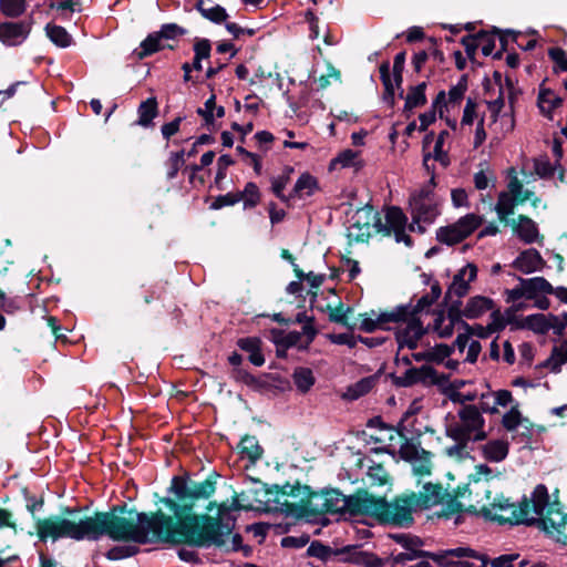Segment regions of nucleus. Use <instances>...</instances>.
Wrapping results in <instances>:
<instances>
[{
  "instance_id": "15",
  "label": "nucleus",
  "mask_w": 567,
  "mask_h": 567,
  "mask_svg": "<svg viewBox=\"0 0 567 567\" xmlns=\"http://www.w3.org/2000/svg\"><path fill=\"white\" fill-rule=\"evenodd\" d=\"M404 322L406 323L405 327L398 329L395 332V339L399 344V349L404 347L411 350L416 349L419 341L427 332V330L423 327L420 318L409 317Z\"/></svg>"
},
{
  "instance_id": "39",
  "label": "nucleus",
  "mask_w": 567,
  "mask_h": 567,
  "mask_svg": "<svg viewBox=\"0 0 567 567\" xmlns=\"http://www.w3.org/2000/svg\"><path fill=\"white\" fill-rule=\"evenodd\" d=\"M307 555L310 557H316L322 561H328L332 557L340 556V548L333 549L330 546L323 545L319 540H313L309 547L307 548Z\"/></svg>"
},
{
  "instance_id": "60",
  "label": "nucleus",
  "mask_w": 567,
  "mask_h": 567,
  "mask_svg": "<svg viewBox=\"0 0 567 567\" xmlns=\"http://www.w3.org/2000/svg\"><path fill=\"white\" fill-rule=\"evenodd\" d=\"M447 134L449 133L446 131H442L439 134L437 140L434 145V158L436 161H439L443 166H447L450 163L447 154L443 152V143H444V138H445V136H447Z\"/></svg>"
},
{
  "instance_id": "9",
  "label": "nucleus",
  "mask_w": 567,
  "mask_h": 567,
  "mask_svg": "<svg viewBox=\"0 0 567 567\" xmlns=\"http://www.w3.org/2000/svg\"><path fill=\"white\" fill-rule=\"evenodd\" d=\"M483 218L476 214H467L457 221L440 227L436 230V239L445 245L453 246L472 235L482 224Z\"/></svg>"
},
{
  "instance_id": "56",
  "label": "nucleus",
  "mask_w": 567,
  "mask_h": 567,
  "mask_svg": "<svg viewBox=\"0 0 567 567\" xmlns=\"http://www.w3.org/2000/svg\"><path fill=\"white\" fill-rule=\"evenodd\" d=\"M358 158V153L352 150H346L341 152L336 158L331 161L330 166L339 164L341 167H351L355 166V159Z\"/></svg>"
},
{
  "instance_id": "47",
  "label": "nucleus",
  "mask_w": 567,
  "mask_h": 567,
  "mask_svg": "<svg viewBox=\"0 0 567 567\" xmlns=\"http://www.w3.org/2000/svg\"><path fill=\"white\" fill-rule=\"evenodd\" d=\"M202 4H203V0H200L197 3L196 8L204 18L210 20L214 23H221L227 20L228 13L226 12V10L223 7L217 4L212 8H203Z\"/></svg>"
},
{
  "instance_id": "23",
  "label": "nucleus",
  "mask_w": 567,
  "mask_h": 567,
  "mask_svg": "<svg viewBox=\"0 0 567 567\" xmlns=\"http://www.w3.org/2000/svg\"><path fill=\"white\" fill-rule=\"evenodd\" d=\"M544 265L545 260L535 248H529L520 252L513 264V266L523 274L540 270Z\"/></svg>"
},
{
  "instance_id": "4",
  "label": "nucleus",
  "mask_w": 567,
  "mask_h": 567,
  "mask_svg": "<svg viewBox=\"0 0 567 567\" xmlns=\"http://www.w3.org/2000/svg\"><path fill=\"white\" fill-rule=\"evenodd\" d=\"M368 492L360 491L354 495L346 496L338 489H324L311 493L305 508L315 515L349 513L351 515L365 514Z\"/></svg>"
},
{
  "instance_id": "50",
  "label": "nucleus",
  "mask_w": 567,
  "mask_h": 567,
  "mask_svg": "<svg viewBox=\"0 0 567 567\" xmlns=\"http://www.w3.org/2000/svg\"><path fill=\"white\" fill-rule=\"evenodd\" d=\"M241 200V196L236 193H227L225 195L217 196L209 205L213 210L221 209L226 206H233Z\"/></svg>"
},
{
  "instance_id": "18",
  "label": "nucleus",
  "mask_w": 567,
  "mask_h": 567,
  "mask_svg": "<svg viewBox=\"0 0 567 567\" xmlns=\"http://www.w3.org/2000/svg\"><path fill=\"white\" fill-rule=\"evenodd\" d=\"M392 382L396 386H411L419 382L434 381L436 371L430 365H422L421 368H410L401 377L390 374Z\"/></svg>"
},
{
  "instance_id": "3",
  "label": "nucleus",
  "mask_w": 567,
  "mask_h": 567,
  "mask_svg": "<svg viewBox=\"0 0 567 567\" xmlns=\"http://www.w3.org/2000/svg\"><path fill=\"white\" fill-rule=\"evenodd\" d=\"M529 526H537L546 534L556 535L557 542L567 545V514L558 501L550 502L548 489L538 484L532 495Z\"/></svg>"
},
{
  "instance_id": "57",
  "label": "nucleus",
  "mask_w": 567,
  "mask_h": 567,
  "mask_svg": "<svg viewBox=\"0 0 567 567\" xmlns=\"http://www.w3.org/2000/svg\"><path fill=\"white\" fill-rule=\"evenodd\" d=\"M467 90V78L463 75L456 85L452 86L449 91V101L451 103H458Z\"/></svg>"
},
{
  "instance_id": "25",
  "label": "nucleus",
  "mask_w": 567,
  "mask_h": 567,
  "mask_svg": "<svg viewBox=\"0 0 567 567\" xmlns=\"http://www.w3.org/2000/svg\"><path fill=\"white\" fill-rule=\"evenodd\" d=\"M443 496L442 486L427 483L419 494H415V501L420 509H427L442 503Z\"/></svg>"
},
{
  "instance_id": "21",
  "label": "nucleus",
  "mask_w": 567,
  "mask_h": 567,
  "mask_svg": "<svg viewBox=\"0 0 567 567\" xmlns=\"http://www.w3.org/2000/svg\"><path fill=\"white\" fill-rule=\"evenodd\" d=\"M255 506L251 503L248 504H241L239 502V496H235L233 498L231 505H227L226 503H221L218 505V512L217 516L215 517L220 526H227L229 528V532L223 534L220 536V544L214 545L215 547H223L226 543V538L231 534L234 529V519H230L227 517L228 512L230 511H239V509H254Z\"/></svg>"
},
{
  "instance_id": "2",
  "label": "nucleus",
  "mask_w": 567,
  "mask_h": 567,
  "mask_svg": "<svg viewBox=\"0 0 567 567\" xmlns=\"http://www.w3.org/2000/svg\"><path fill=\"white\" fill-rule=\"evenodd\" d=\"M171 491L175 499L165 497L162 502L173 512L168 529H181L179 522H188L186 532L193 534V540L169 542L171 545H188L197 548H209L220 544V536L229 532L227 526H220L214 516L193 513L195 498H193L192 480L174 476Z\"/></svg>"
},
{
  "instance_id": "54",
  "label": "nucleus",
  "mask_w": 567,
  "mask_h": 567,
  "mask_svg": "<svg viewBox=\"0 0 567 567\" xmlns=\"http://www.w3.org/2000/svg\"><path fill=\"white\" fill-rule=\"evenodd\" d=\"M548 331L553 330V332L557 336H561L564 330L567 327V312H564L561 316L548 315Z\"/></svg>"
},
{
  "instance_id": "48",
  "label": "nucleus",
  "mask_w": 567,
  "mask_h": 567,
  "mask_svg": "<svg viewBox=\"0 0 567 567\" xmlns=\"http://www.w3.org/2000/svg\"><path fill=\"white\" fill-rule=\"evenodd\" d=\"M0 8L7 17H19L25 10L24 0H0Z\"/></svg>"
},
{
  "instance_id": "44",
  "label": "nucleus",
  "mask_w": 567,
  "mask_h": 567,
  "mask_svg": "<svg viewBox=\"0 0 567 567\" xmlns=\"http://www.w3.org/2000/svg\"><path fill=\"white\" fill-rule=\"evenodd\" d=\"M192 489L195 502L200 498H208L215 493L216 481L212 476L202 482L192 481Z\"/></svg>"
},
{
  "instance_id": "45",
  "label": "nucleus",
  "mask_w": 567,
  "mask_h": 567,
  "mask_svg": "<svg viewBox=\"0 0 567 567\" xmlns=\"http://www.w3.org/2000/svg\"><path fill=\"white\" fill-rule=\"evenodd\" d=\"M548 315L535 313L529 315L524 319L523 327L536 333L544 334L548 332Z\"/></svg>"
},
{
  "instance_id": "26",
  "label": "nucleus",
  "mask_w": 567,
  "mask_h": 567,
  "mask_svg": "<svg viewBox=\"0 0 567 567\" xmlns=\"http://www.w3.org/2000/svg\"><path fill=\"white\" fill-rule=\"evenodd\" d=\"M564 100L556 95L550 89L540 86L537 97V105L540 113L547 118L551 120V113L555 109L563 105Z\"/></svg>"
},
{
  "instance_id": "10",
  "label": "nucleus",
  "mask_w": 567,
  "mask_h": 567,
  "mask_svg": "<svg viewBox=\"0 0 567 567\" xmlns=\"http://www.w3.org/2000/svg\"><path fill=\"white\" fill-rule=\"evenodd\" d=\"M402 460L411 463L414 475L423 477L432 472V453L404 439L399 450Z\"/></svg>"
},
{
  "instance_id": "16",
  "label": "nucleus",
  "mask_w": 567,
  "mask_h": 567,
  "mask_svg": "<svg viewBox=\"0 0 567 567\" xmlns=\"http://www.w3.org/2000/svg\"><path fill=\"white\" fill-rule=\"evenodd\" d=\"M421 199H410L412 223L409 228L414 231V224L424 223L432 224L440 214L435 200L420 202Z\"/></svg>"
},
{
  "instance_id": "63",
  "label": "nucleus",
  "mask_w": 567,
  "mask_h": 567,
  "mask_svg": "<svg viewBox=\"0 0 567 567\" xmlns=\"http://www.w3.org/2000/svg\"><path fill=\"white\" fill-rule=\"evenodd\" d=\"M548 56L557 64L559 70L567 71V55L565 50L555 47L548 50Z\"/></svg>"
},
{
  "instance_id": "28",
  "label": "nucleus",
  "mask_w": 567,
  "mask_h": 567,
  "mask_svg": "<svg viewBox=\"0 0 567 567\" xmlns=\"http://www.w3.org/2000/svg\"><path fill=\"white\" fill-rule=\"evenodd\" d=\"M522 282L525 298L536 299L538 293H551L554 291L553 286L544 277H534L529 279L518 278Z\"/></svg>"
},
{
  "instance_id": "49",
  "label": "nucleus",
  "mask_w": 567,
  "mask_h": 567,
  "mask_svg": "<svg viewBox=\"0 0 567 567\" xmlns=\"http://www.w3.org/2000/svg\"><path fill=\"white\" fill-rule=\"evenodd\" d=\"M292 172V168H287V174L280 175L278 177H274L271 179V190L274 194L282 202H288L291 197L286 196L284 194V189L289 183V173Z\"/></svg>"
},
{
  "instance_id": "29",
  "label": "nucleus",
  "mask_w": 567,
  "mask_h": 567,
  "mask_svg": "<svg viewBox=\"0 0 567 567\" xmlns=\"http://www.w3.org/2000/svg\"><path fill=\"white\" fill-rule=\"evenodd\" d=\"M455 324H461L464 329H470L468 323L463 320H454L444 315V311H439L434 319L433 330L440 338H450L454 332Z\"/></svg>"
},
{
  "instance_id": "43",
  "label": "nucleus",
  "mask_w": 567,
  "mask_h": 567,
  "mask_svg": "<svg viewBox=\"0 0 567 567\" xmlns=\"http://www.w3.org/2000/svg\"><path fill=\"white\" fill-rule=\"evenodd\" d=\"M45 31L49 39L58 47L68 48L71 45L72 37L63 27L48 24L45 27Z\"/></svg>"
},
{
  "instance_id": "59",
  "label": "nucleus",
  "mask_w": 567,
  "mask_h": 567,
  "mask_svg": "<svg viewBox=\"0 0 567 567\" xmlns=\"http://www.w3.org/2000/svg\"><path fill=\"white\" fill-rule=\"evenodd\" d=\"M430 551L412 549L404 553H400L394 557V563L396 565H404L406 561L414 560L417 558H423L425 556H430Z\"/></svg>"
},
{
  "instance_id": "53",
  "label": "nucleus",
  "mask_w": 567,
  "mask_h": 567,
  "mask_svg": "<svg viewBox=\"0 0 567 567\" xmlns=\"http://www.w3.org/2000/svg\"><path fill=\"white\" fill-rule=\"evenodd\" d=\"M185 33H186V30L176 23L163 24L161 27V30L157 32V34L159 35V40H162V39L173 40V39L184 35Z\"/></svg>"
},
{
  "instance_id": "5",
  "label": "nucleus",
  "mask_w": 567,
  "mask_h": 567,
  "mask_svg": "<svg viewBox=\"0 0 567 567\" xmlns=\"http://www.w3.org/2000/svg\"><path fill=\"white\" fill-rule=\"evenodd\" d=\"M65 513L72 518H65L60 515H53L47 518L37 519V534L41 540L51 538H71L74 540H92V529L90 516L76 519L78 511L66 507Z\"/></svg>"
},
{
  "instance_id": "13",
  "label": "nucleus",
  "mask_w": 567,
  "mask_h": 567,
  "mask_svg": "<svg viewBox=\"0 0 567 567\" xmlns=\"http://www.w3.org/2000/svg\"><path fill=\"white\" fill-rule=\"evenodd\" d=\"M442 288L437 280L431 285V291L417 299L416 303L399 305L395 308H403V315L400 316L401 321L408 320L409 317L419 318L422 312H429L433 303L441 297Z\"/></svg>"
},
{
  "instance_id": "51",
  "label": "nucleus",
  "mask_w": 567,
  "mask_h": 567,
  "mask_svg": "<svg viewBox=\"0 0 567 567\" xmlns=\"http://www.w3.org/2000/svg\"><path fill=\"white\" fill-rule=\"evenodd\" d=\"M184 154H185L184 151L174 152L171 154V156L167 161V165H168L167 179H174L177 176L179 168L185 163Z\"/></svg>"
},
{
  "instance_id": "41",
  "label": "nucleus",
  "mask_w": 567,
  "mask_h": 567,
  "mask_svg": "<svg viewBox=\"0 0 567 567\" xmlns=\"http://www.w3.org/2000/svg\"><path fill=\"white\" fill-rule=\"evenodd\" d=\"M378 381V375H370L355 382L353 385L348 388L347 395L352 400H357L360 396L369 393Z\"/></svg>"
},
{
  "instance_id": "62",
  "label": "nucleus",
  "mask_w": 567,
  "mask_h": 567,
  "mask_svg": "<svg viewBox=\"0 0 567 567\" xmlns=\"http://www.w3.org/2000/svg\"><path fill=\"white\" fill-rule=\"evenodd\" d=\"M478 399V393L476 391L471 392H458L454 391L450 394V400L453 403H457L461 406H466L467 402H473Z\"/></svg>"
},
{
  "instance_id": "6",
  "label": "nucleus",
  "mask_w": 567,
  "mask_h": 567,
  "mask_svg": "<svg viewBox=\"0 0 567 567\" xmlns=\"http://www.w3.org/2000/svg\"><path fill=\"white\" fill-rule=\"evenodd\" d=\"M417 508L415 493L395 497L392 502H386L383 497H374L368 493L364 515L375 516L382 522L406 527L413 523L412 514Z\"/></svg>"
},
{
  "instance_id": "55",
  "label": "nucleus",
  "mask_w": 567,
  "mask_h": 567,
  "mask_svg": "<svg viewBox=\"0 0 567 567\" xmlns=\"http://www.w3.org/2000/svg\"><path fill=\"white\" fill-rule=\"evenodd\" d=\"M478 45L482 47L484 55H491L495 49V38L487 31H480L476 33Z\"/></svg>"
},
{
  "instance_id": "64",
  "label": "nucleus",
  "mask_w": 567,
  "mask_h": 567,
  "mask_svg": "<svg viewBox=\"0 0 567 567\" xmlns=\"http://www.w3.org/2000/svg\"><path fill=\"white\" fill-rule=\"evenodd\" d=\"M328 338L334 344H346L349 348H354L359 341L358 337L350 333H332Z\"/></svg>"
},
{
  "instance_id": "22",
  "label": "nucleus",
  "mask_w": 567,
  "mask_h": 567,
  "mask_svg": "<svg viewBox=\"0 0 567 567\" xmlns=\"http://www.w3.org/2000/svg\"><path fill=\"white\" fill-rule=\"evenodd\" d=\"M511 225L513 226L515 234L525 244H533L538 239L543 240V236L539 235L536 223L525 215H519L517 220L511 221Z\"/></svg>"
},
{
  "instance_id": "20",
  "label": "nucleus",
  "mask_w": 567,
  "mask_h": 567,
  "mask_svg": "<svg viewBox=\"0 0 567 567\" xmlns=\"http://www.w3.org/2000/svg\"><path fill=\"white\" fill-rule=\"evenodd\" d=\"M30 33L27 22H3L0 24V41L10 47L21 44Z\"/></svg>"
},
{
  "instance_id": "61",
  "label": "nucleus",
  "mask_w": 567,
  "mask_h": 567,
  "mask_svg": "<svg viewBox=\"0 0 567 567\" xmlns=\"http://www.w3.org/2000/svg\"><path fill=\"white\" fill-rule=\"evenodd\" d=\"M444 301L447 303V313L449 318H454V320H462L464 317L462 309V300L456 297H452L451 299H445Z\"/></svg>"
},
{
  "instance_id": "46",
  "label": "nucleus",
  "mask_w": 567,
  "mask_h": 567,
  "mask_svg": "<svg viewBox=\"0 0 567 567\" xmlns=\"http://www.w3.org/2000/svg\"><path fill=\"white\" fill-rule=\"evenodd\" d=\"M244 200V208H254L260 200V192L258 186L254 182H249L245 185L244 190L237 192Z\"/></svg>"
},
{
  "instance_id": "8",
  "label": "nucleus",
  "mask_w": 567,
  "mask_h": 567,
  "mask_svg": "<svg viewBox=\"0 0 567 567\" xmlns=\"http://www.w3.org/2000/svg\"><path fill=\"white\" fill-rule=\"evenodd\" d=\"M460 422L446 426L451 431H461L466 437H472L473 442H481L487 439L488 433L484 430L485 419L475 404L461 406L457 411Z\"/></svg>"
},
{
  "instance_id": "37",
  "label": "nucleus",
  "mask_w": 567,
  "mask_h": 567,
  "mask_svg": "<svg viewBox=\"0 0 567 567\" xmlns=\"http://www.w3.org/2000/svg\"><path fill=\"white\" fill-rule=\"evenodd\" d=\"M503 427L508 431H515L519 425L524 426L527 431H530V422L528 419L523 417L518 406H512L502 417Z\"/></svg>"
},
{
  "instance_id": "27",
  "label": "nucleus",
  "mask_w": 567,
  "mask_h": 567,
  "mask_svg": "<svg viewBox=\"0 0 567 567\" xmlns=\"http://www.w3.org/2000/svg\"><path fill=\"white\" fill-rule=\"evenodd\" d=\"M494 306L491 298L484 296H474L470 298L463 309V315L467 319H476L489 311Z\"/></svg>"
},
{
  "instance_id": "32",
  "label": "nucleus",
  "mask_w": 567,
  "mask_h": 567,
  "mask_svg": "<svg viewBox=\"0 0 567 567\" xmlns=\"http://www.w3.org/2000/svg\"><path fill=\"white\" fill-rule=\"evenodd\" d=\"M508 451V443L502 440H492L482 446V454L489 462H502L507 457Z\"/></svg>"
},
{
  "instance_id": "19",
  "label": "nucleus",
  "mask_w": 567,
  "mask_h": 567,
  "mask_svg": "<svg viewBox=\"0 0 567 567\" xmlns=\"http://www.w3.org/2000/svg\"><path fill=\"white\" fill-rule=\"evenodd\" d=\"M341 561L351 563L364 567H382L383 563L373 553L361 550L358 546L340 548Z\"/></svg>"
},
{
  "instance_id": "40",
  "label": "nucleus",
  "mask_w": 567,
  "mask_h": 567,
  "mask_svg": "<svg viewBox=\"0 0 567 567\" xmlns=\"http://www.w3.org/2000/svg\"><path fill=\"white\" fill-rule=\"evenodd\" d=\"M163 48L164 47L161 45L159 35L157 34V32H154V33L148 34L147 38L144 41H142L141 48L138 50H135L133 52V54L138 60H142V59L159 51Z\"/></svg>"
},
{
  "instance_id": "17",
  "label": "nucleus",
  "mask_w": 567,
  "mask_h": 567,
  "mask_svg": "<svg viewBox=\"0 0 567 567\" xmlns=\"http://www.w3.org/2000/svg\"><path fill=\"white\" fill-rule=\"evenodd\" d=\"M401 315H403V308H393L390 311H384L379 315H377L374 311L371 312V316L364 313L360 323V329L369 333L375 331L379 328L386 329V323H399V321H401Z\"/></svg>"
},
{
  "instance_id": "58",
  "label": "nucleus",
  "mask_w": 567,
  "mask_h": 567,
  "mask_svg": "<svg viewBox=\"0 0 567 567\" xmlns=\"http://www.w3.org/2000/svg\"><path fill=\"white\" fill-rule=\"evenodd\" d=\"M478 400H480V402H478L477 406L482 414L483 413H489V414L498 413V409L493 403V402H495V400L493 398L492 392L478 394Z\"/></svg>"
},
{
  "instance_id": "30",
  "label": "nucleus",
  "mask_w": 567,
  "mask_h": 567,
  "mask_svg": "<svg viewBox=\"0 0 567 567\" xmlns=\"http://www.w3.org/2000/svg\"><path fill=\"white\" fill-rule=\"evenodd\" d=\"M237 346L245 352L249 353V361L256 365L261 367L265 363V358L260 351L261 341L257 337L240 338Z\"/></svg>"
},
{
  "instance_id": "42",
  "label": "nucleus",
  "mask_w": 567,
  "mask_h": 567,
  "mask_svg": "<svg viewBox=\"0 0 567 567\" xmlns=\"http://www.w3.org/2000/svg\"><path fill=\"white\" fill-rule=\"evenodd\" d=\"M293 383L301 393H307L315 384V377L308 368H297L292 374Z\"/></svg>"
},
{
  "instance_id": "33",
  "label": "nucleus",
  "mask_w": 567,
  "mask_h": 567,
  "mask_svg": "<svg viewBox=\"0 0 567 567\" xmlns=\"http://www.w3.org/2000/svg\"><path fill=\"white\" fill-rule=\"evenodd\" d=\"M318 189L317 178L310 175L309 173H303L297 179L292 192L289 194V197L295 198H303L307 196H311Z\"/></svg>"
},
{
  "instance_id": "38",
  "label": "nucleus",
  "mask_w": 567,
  "mask_h": 567,
  "mask_svg": "<svg viewBox=\"0 0 567 567\" xmlns=\"http://www.w3.org/2000/svg\"><path fill=\"white\" fill-rule=\"evenodd\" d=\"M567 362V340H565L559 347H554L551 354L547 358L542 367L550 369L553 372H558L560 367Z\"/></svg>"
},
{
  "instance_id": "14",
  "label": "nucleus",
  "mask_w": 567,
  "mask_h": 567,
  "mask_svg": "<svg viewBox=\"0 0 567 567\" xmlns=\"http://www.w3.org/2000/svg\"><path fill=\"white\" fill-rule=\"evenodd\" d=\"M477 277V267L468 262L461 268L453 277L451 285L445 292V299L457 297L462 299L470 291V284Z\"/></svg>"
},
{
  "instance_id": "36",
  "label": "nucleus",
  "mask_w": 567,
  "mask_h": 567,
  "mask_svg": "<svg viewBox=\"0 0 567 567\" xmlns=\"http://www.w3.org/2000/svg\"><path fill=\"white\" fill-rule=\"evenodd\" d=\"M518 199L511 196L506 192H502L498 195L497 203L495 205V212L499 218V220L509 224L508 216L514 214V209Z\"/></svg>"
},
{
  "instance_id": "34",
  "label": "nucleus",
  "mask_w": 567,
  "mask_h": 567,
  "mask_svg": "<svg viewBox=\"0 0 567 567\" xmlns=\"http://www.w3.org/2000/svg\"><path fill=\"white\" fill-rule=\"evenodd\" d=\"M157 113L158 104L156 99L148 97L146 101H143L137 109L138 120L136 124L143 127L153 125V120L157 116Z\"/></svg>"
},
{
  "instance_id": "1",
  "label": "nucleus",
  "mask_w": 567,
  "mask_h": 567,
  "mask_svg": "<svg viewBox=\"0 0 567 567\" xmlns=\"http://www.w3.org/2000/svg\"><path fill=\"white\" fill-rule=\"evenodd\" d=\"M92 540L109 536L116 542L137 544H169L193 540L186 530L188 522H179L181 529H168L171 518L163 511L138 513L126 506H113L109 512H96L90 516Z\"/></svg>"
},
{
  "instance_id": "11",
  "label": "nucleus",
  "mask_w": 567,
  "mask_h": 567,
  "mask_svg": "<svg viewBox=\"0 0 567 567\" xmlns=\"http://www.w3.org/2000/svg\"><path fill=\"white\" fill-rule=\"evenodd\" d=\"M352 220L349 227V237H353L357 241H365L369 238L371 225L377 229L381 227V218L370 205L358 209L352 216Z\"/></svg>"
},
{
  "instance_id": "31",
  "label": "nucleus",
  "mask_w": 567,
  "mask_h": 567,
  "mask_svg": "<svg viewBox=\"0 0 567 567\" xmlns=\"http://www.w3.org/2000/svg\"><path fill=\"white\" fill-rule=\"evenodd\" d=\"M426 82L419 83L417 85L410 86L406 95L404 96L405 103L403 112L412 113L416 107H421L426 104Z\"/></svg>"
},
{
  "instance_id": "7",
  "label": "nucleus",
  "mask_w": 567,
  "mask_h": 567,
  "mask_svg": "<svg viewBox=\"0 0 567 567\" xmlns=\"http://www.w3.org/2000/svg\"><path fill=\"white\" fill-rule=\"evenodd\" d=\"M532 502L526 496L519 503H511L503 495L495 496L491 502L483 504L478 514L487 520L501 525H527L532 515Z\"/></svg>"
},
{
  "instance_id": "12",
  "label": "nucleus",
  "mask_w": 567,
  "mask_h": 567,
  "mask_svg": "<svg viewBox=\"0 0 567 567\" xmlns=\"http://www.w3.org/2000/svg\"><path fill=\"white\" fill-rule=\"evenodd\" d=\"M408 218L401 208L392 206L385 213V224L381 223V227H378L379 231H383L385 235L394 234L398 243L403 241L406 246L412 245V239L405 233Z\"/></svg>"
},
{
  "instance_id": "52",
  "label": "nucleus",
  "mask_w": 567,
  "mask_h": 567,
  "mask_svg": "<svg viewBox=\"0 0 567 567\" xmlns=\"http://www.w3.org/2000/svg\"><path fill=\"white\" fill-rule=\"evenodd\" d=\"M535 173L542 177H551L555 172V167L551 165L547 156H540L534 161Z\"/></svg>"
},
{
  "instance_id": "35",
  "label": "nucleus",
  "mask_w": 567,
  "mask_h": 567,
  "mask_svg": "<svg viewBox=\"0 0 567 567\" xmlns=\"http://www.w3.org/2000/svg\"><path fill=\"white\" fill-rule=\"evenodd\" d=\"M238 450L243 457H247L251 463L257 462L262 456V447L258 440L251 435H245L239 444Z\"/></svg>"
},
{
  "instance_id": "24",
  "label": "nucleus",
  "mask_w": 567,
  "mask_h": 567,
  "mask_svg": "<svg viewBox=\"0 0 567 567\" xmlns=\"http://www.w3.org/2000/svg\"><path fill=\"white\" fill-rule=\"evenodd\" d=\"M446 436L452 439L455 443L452 446L446 447L445 454L449 457L457 461L465 460L470 456L468 444L473 442L472 437H466L461 434V431L445 430Z\"/></svg>"
}]
</instances>
